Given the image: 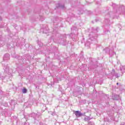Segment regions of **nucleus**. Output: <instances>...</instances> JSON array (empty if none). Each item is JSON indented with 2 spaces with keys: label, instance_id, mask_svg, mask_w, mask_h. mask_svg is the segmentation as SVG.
Wrapping results in <instances>:
<instances>
[{
  "label": "nucleus",
  "instance_id": "1",
  "mask_svg": "<svg viewBox=\"0 0 125 125\" xmlns=\"http://www.w3.org/2000/svg\"><path fill=\"white\" fill-rule=\"evenodd\" d=\"M3 69L4 70L5 73H6L8 75H11L12 74V70L9 69V67L7 65H4Z\"/></svg>",
  "mask_w": 125,
  "mask_h": 125
},
{
  "label": "nucleus",
  "instance_id": "2",
  "mask_svg": "<svg viewBox=\"0 0 125 125\" xmlns=\"http://www.w3.org/2000/svg\"><path fill=\"white\" fill-rule=\"evenodd\" d=\"M31 117H33L35 121H37V120H38V118H39V117H40V116H42V114L39 112H38L37 114H35V113H32L31 114Z\"/></svg>",
  "mask_w": 125,
  "mask_h": 125
},
{
  "label": "nucleus",
  "instance_id": "3",
  "mask_svg": "<svg viewBox=\"0 0 125 125\" xmlns=\"http://www.w3.org/2000/svg\"><path fill=\"white\" fill-rule=\"evenodd\" d=\"M92 35H93V33H91L89 35V37L90 38V39H89L88 40V41L85 43V45H87V46H89V45H90V41H93V39H92V38L93 39H95V37L94 36H92Z\"/></svg>",
  "mask_w": 125,
  "mask_h": 125
},
{
  "label": "nucleus",
  "instance_id": "4",
  "mask_svg": "<svg viewBox=\"0 0 125 125\" xmlns=\"http://www.w3.org/2000/svg\"><path fill=\"white\" fill-rule=\"evenodd\" d=\"M110 77L112 78L114 77H115L116 78H119L120 76L118 75V73H116V70H115V69H112L110 73Z\"/></svg>",
  "mask_w": 125,
  "mask_h": 125
},
{
  "label": "nucleus",
  "instance_id": "5",
  "mask_svg": "<svg viewBox=\"0 0 125 125\" xmlns=\"http://www.w3.org/2000/svg\"><path fill=\"white\" fill-rule=\"evenodd\" d=\"M74 114L76 118H80L82 116H83V114L82 113V112L79 110L75 111L74 112Z\"/></svg>",
  "mask_w": 125,
  "mask_h": 125
},
{
  "label": "nucleus",
  "instance_id": "6",
  "mask_svg": "<svg viewBox=\"0 0 125 125\" xmlns=\"http://www.w3.org/2000/svg\"><path fill=\"white\" fill-rule=\"evenodd\" d=\"M111 98L113 100H119V99H120V96L115 93H112Z\"/></svg>",
  "mask_w": 125,
  "mask_h": 125
},
{
  "label": "nucleus",
  "instance_id": "7",
  "mask_svg": "<svg viewBox=\"0 0 125 125\" xmlns=\"http://www.w3.org/2000/svg\"><path fill=\"white\" fill-rule=\"evenodd\" d=\"M10 56L9 54H6L3 58V60H9Z\"/></svg>",
  "mask_w": 125,
  "mask_h": 125
},
{
  "label": "nucleus",
  "instance_id": "8",
  "mask_svg": "<svg viewBox=\"0 0 125 125\" xmlns=\"http://www.w3.org/2000/svg\"><path fill=\"white\" fill-rule=\"evenodd\" d=\"M120 70L122 72V74H124V73H125V66L121 65L120 66Z\"/></svg>",
  "mask_w": 125,
  "mask_h": 125
},
{
  "label": "nucleus",
  "instance_id": "9",
  "mask_svg": "<svg viewBox=\"0 0 125 125\" xmlns=\"http://www.w3.org/2000/svg\"><path fill=\"white\" fill-rule=\"evenodd\" d=\"M90 120H91V118L88 116H85V117L84 119V121L85 122H87V121H90Z\"/></svg>",
  "mask_w": 125,
  "mask_h": 125
},
{
  "label": "nucleus",
  "instance_id": "10",
  "mask_svg": "<svg viewBox=\"0 0 125 125\" xmlns=\"http://www.w3.org/2000/svg\"><path fill=\"white\" fill-rule=\"evenodd\" d=\"M1 40V35H0V43L1 44V46L4 45V42L2 41H0Z\"/></svg>",
  "mask_w": 125,
  "mask_h": 125
},
{
  "label": "nucleus",
  "instance_id": "11",
  "mask_svg": "<svg viewBox=\"0 0 125 125\" xmlns=\"http://www.w3.org/2000/svg\"><path fill=\"white\" fill-rule=\"evenodd\" d=\"M47 33H48V28L44 29L43 30V33L46 34Z\"/></svg>",
  "mask_w": 125,
  "mask_h": 125
},
{
  "label": "nucleus",
  "instance_id": "12",
  "mask_svg": "<svg viewBox=\"0 0 125 125\" xmlns=\"http://www.w3.org/2000/svg\"><path fill=\"white\" fill-rule=\"evenodd\" d=\"M4 79H5V76H2L0 73V80H4Z\"/></svg>",
  "mask_w": 125,
  "mask_h": 125
},
{
  "label": "nucleus",
  "instance_id": "13",
  "mask_svg": "<svg viewBox=\"0 0 125 125\" xmlns=\"http://www.w3.org/2000/svg\"><path fill=\"white\" fill-rule=\"evenodd\" d=\"M22 93H27V89L24 88L22 89Z\"/></svg>",
  "mask_w": 125,
  "mask_h": 125
},
{
  "label": "nucleus",
  "instance_id": "14",
  "mask_svg": "<svg viewBox=\"0 0 125 125\" xmlns=\"http://www.w3.org/2000/svg\"><path fill=\"white\" fill-rule=\"evenodd\" d=\"M119 9H121V10H125V6H122L119 8Z\"/></svg>",
  "mask_w": 125,
  "mask_h": 125
},
{
  "label": "nucleus",
  "instance_id": "15",
  "mask_svg": "<svg viewBox=\"0 0 125 125\" xmlns=\"http://www.w3.org/2000/svg\"><path fill=\"white\" fill-rule=\"evenodd\" d=\"M59 7H61V8H62V9H65V6L64 5H59Z\"/></svg>",
  "mask_w": 125,
  "mask_h": 125
},
{
  "label": "nucleus",
  "instance_id": "16",
  "mask_svg": "<svg viewBox=\"0 0 125 125\" xmlns=\"http://www.w3.org/2000/svg\"><path fill=\"white\" fill-rule=\"evenodd\" d=\"M111 119L112 120V121H115V122H117V121L115 119L114 117H111Z\"/></svg>",
  "mask_w": 125,
  "mask_h": 125
},
{
  "label": "nucleus",
  "instance_id": "17",
  "mask_svg": "<svg viewBox=\"0 0 125 125\" xmlns=\"http://www.w3.org/2000/svg\"><path fill=\"white\" fill-rule=\"evenodd\" d=\"M59 19H57L56 21H54V24H55L56 23H57V22L56 21H58Z\"/></svg>",
  "mask_w": 125,
  "mask_h": 125
},
{
  "label": "nucleus",
  "instance_id": "18",
  "mask_svg": "<svg viewBox=\"0 0 125 125\" xmlns=\"http://www.w3.org/2000/svg\"><path fill=\"white\" fill-rule=\"evenodd\" d=\"M71 29L72 31H73V30H76V28H75V27H72L71 28Z\"/></svg>",
  "mask_w": 125,
  "mask_h": 125
},
{
  "label": "nucleus",
  "instance_id": "19",
  "mask_svg": "<svg viewBox=\"0 0 125 125\" xmlns=\"http://www.w3.org/2000/svg\"><path fill=\"white\" fill-rule=\"evenodd\" d=\"M117 63L118 64H120L121 62H120V61H117Z\"/></svg>",
  "mask_w": 125,
  "mask_h": 125
},
{
  "label": "nucleus",
  "instance_id": "20",
  "mask_svg": "<svg viewBox=\"0 0 125 125\" xmlns=\"http://www.w3.org/2000/svg\"><path fill=\"white\" fill-rule=\"evenodd\" d=\"M71 16L72 17H75V15H74V14H71Z\"/></svg>",
  "mask_w": 125,
  "mask_h": 125
},
{
  "label": "nucleus",
  "instance_id": "21",
  "mask_svg": "<svg viewBox=\"0 0 125 125\" xmlns=\"http://www.w3.org/2000/svg\"><path fill=\"white\" fill-rule=\"evenodd\" d=\"M12 56H13V57H15V58L16 57V56L13 55V54H12Z\"/></svg>",
  "mask_w": 125,
  "mask_h": 125
},
{
  "label": "nucleus",
  "instance_id": "22",
  "mask_svg": "<svg viewBox=\"0 0 125 125\" xmlns=\"http://www.w3.org/2000/svg\"><path fill=\"white\" fill-rule=\"evenodd\" d=\"M97 29L98 28H96L95 30V33H97Z\"/></svg>",
  "mask_w": 125,
  "mask_h": 125
},
{
  "label": "nucleus",
  "instance_id": "23",
  "mask_svg": "<svg viewBox=\"0 0 125 125\" xmlns=\"http://www.w3.org/2000/svg\"><path fill=\"white\" fill-rule=\"evenodd\" d=\"M24 125H29L28 123H26L24 124Z\"/></svg>",
  "mask_w": 125,
  "mask_h": 125
},
{
  "label": "nucleus",
  "instance_id": "24",
  "mask_svg": "<svg viewBox=\"0 0 125 125\" xmlns=\"http://www.w3.org/2000/svg\"><path fill=\"white\" fill-rule=\"evenodd\" d=\"M116 6V4H113V5H112V6Z\"/></svg>",
  "mask_w": 125,
  "mask_h": 125
},
{
  "label": "nucleus",
  "instance_id": "25",
  "mask_svg": "<svg viewBox=\"0 0 125 125\" xmlns=\"http://www.w3.org/2000/svg\"><path fill=\"white\" fill-rule=\"evenodd\" d=\"M113 88H114V89H115V88H116V86H113Z\"/></svg>",
  "mask_w": 125,
  "mask_h": 125
},
{
  "label": "nucleus",
  "instance_id": "26",
  "mask_svg": "<svg viewBox=\"0 0 125 125\" xmlns=\"http://www.w3.org/2000/svg\"><path fill=\"white\" fill-rule=\"evenodd\" d=\"M41 21H43L44 19H43L42 20H41Z\"/></svg>",
  "mask_w": 125,
  "mask_h": 125
},
{
  "label": "nucleus",
  "instance_id": "27",
  "mask_svg": "<svg viewBox=\"0 0 125 125\" xmlns=\"http://www.w3.org/2000/svg\"><path fill=\"white\" fill-rule=\"evenodd\" d=\"M121 125H125V124H121Z\"/></svg>",
  "mask_w": 125,
  "mask_h": 125
},
{
  "label": "nucleus",
  "instance_id": "28",
  "mask_svg": "<svg viewBox=\"0 0 125 125\" xmlns=\"http://www.w3.org/2000/svg\"><path fill=\"white\" fill-rule=\"evenodd\" d=\"M0 20H1V17H0Z\"/></svg>",
  "mask_w": 125,
  "mask_h": 125
},
{
  "label": "nucleus",
  "instance_id": "29",
  "mask_svg": "<svg viewBox=\"0 0 125 125\" xmlns=\"http://www.w3.org/2000/svg\"><path fill=\"white\" fill-rule=\"evenodd\" d=\"M117 84H119V83H117Z\"/></svg>",
  "mask_w": 125,
  "mask_h": 125
},
{
  "label": "nucleus",
  "instance_id": "30",
  "mask_svg": "<svg viewBox=\"0 0 125 125\" xmlns=\"http://www.w3.org/2000/svg\"><path fill=\"white\" fill-rule=\"evenodd\" d=\"M108 51H110V49H108Z\"/></svg>",
  "mask_w": 125,
  "mask_h": 125
},
{
  "label": "nucleus",
  "instance_id": "31",
  "mask_svg": "<svg viewBox=\"0 0 125 125\" xmlns=\"http://www.w3.org/2000/svg\"><path fill=\"white\" fill-rule=\"evenodd\" d=\"M0 28H2V27L0 26Z\"/></svg>",
  "mask_w": 125,
  "mask_h": 125
},
{
  "label": "nucleus",
  "instance_id": "32",
  "mask_svg": "<svg viewBox=\"0 0 125 125\" xmlns=\"http://www.w3.org/2000/svg\"><path fill=\"white\" fill-rule=\"evenodd\" d=\"M61 42L62 43V41H61Z\"/></svg>",
  "mask_w": 125,
  "mask_h": 125
}]
</instances>
